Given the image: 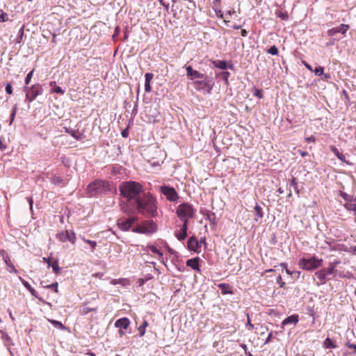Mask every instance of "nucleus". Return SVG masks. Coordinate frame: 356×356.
<instances>
[{"label": "nucleus", "mask_w": 356, "mask_h": 356, "mask_svg": "<svg viewBox=\"0 0 356 356\" xmlns=\"http://www.w3.org/2000/svg\"><path fill=\"white\" fill-rule=\"evenodd\" d=\"M138 212L143 215L150 217L157 216V200L154 195L150 193H143V197L135 204Z\"/></svg>", "instance_id": "1"}, {"label": "nucleus", "mask_w": 356, "mask_h": 356, "mask_svg": "<svg viewBox=\"0 0 356 356\" xmlns=\"http://www.w3.org/2000/svg\"><path fill=\"white\" fill-rule=\"evenodd\" d=\"M120 195L128 202L134 201L136 204L140 198V194L144 192L143 186L137 181H123L119 186Z\"/></svg>", "instance_id": "2"}, {"label": "nucleus", "mask_w": 356, "mask_h": 356, "mask_svg": "<svg viewBox=\"0 0 356 356\" xmlns=\"http://www.w3.org/2000/svg\"><path fill=\"white\" fill-rule=\"evenodd\" d=\"M339 264L340 261L335 260L333 262H330L327 268H323L316 271L315 275L318 280L317 285L325 284L327 280H330V276L335 275L337 273L336 267Z\"/></svg>", "instance_id": "3"}, {"label": "nucleus", "mask_w": 356, "mask_h": 356, "mask_svg": "<svg viewBox=\"0 0 356 356\" xmlns=\"http://www.w3.org/2000/svg\"><path fill=\"white\" fill-rule=\"evenodd\" d=\"M323 264V259H319L316 256L310 257H302L298 261V266L302 270L307 271H313L321 266Z\"/></svg>", "instance_id": "4"}, {"label": "nucleus", "mask_w": 356, "mask_h": 356, "mask_svg": "<svg viewBox=\"0 0 356 356\" xmlns=\"http://www.w3.org/2000/svg\"><path fill=\"white\" fill-rule=\"evenodd\" d=\"M109 182L105 180L97 179L90 183L87 187L88 193L90 196H95L99 193L110 191Z\"/></svg>", "instance_id": "5"}, {"label": "nucleus", "mask_w": 356, "mask_h": 356, "mask_svg": "<svg viewBox=\"0 0 356 356\" xmlns=\"http://www.w3.org/2000/svg\"><path fill=\"white\" fill-rule=\"evenodd\" d=\"M176 214L179 219L193 218L195 216V210L189 203L184 202L177 207Z\"/></svg>", "instance_id": "6"}, {"label": "nucleus", "mask_w": 356, "mask_h": 356, "mask_svg": "<svg viewBox=\"0 0 356 356\" xmlns=\"http://www.w3.org/2000/svg\"><path fill=\"white\" fill-rule=\"evenodd\" d=\"M156 229L157 225L156 222L153 220H145L140 225L135 227L132 232L148 235L156 232Z\"/></svg>", "instance_id": "7"}, {"label": "nucleus", "mask_w": 356, "mask_h": 356, "mask_svg": "<svg viewBox=\"0 0 356 356\" xmlns=\"http://www.w3.org/2000/svg\"><path fill=\"white\" fill-rule=\"evenodd\" d=\"M56 238L63 243L70 241L71 243L74 244L76 234L72 230H63L56 234Z\"/></svg>", "instance_id": "8"}, {"label": "nucleus", "mask_w": 356, "mask_h": 356, "mask_svg": "<svg viewBox=\"0 0 356 356\" xmlns=\"http://www.w3.org/2000/svg\"><path fill=\"white\" fill-rule=\"evenodd\" d=\"M42 92V87L39 83L35 84L27 88L26 92V98L29 102L33 101L37 96L40 95Z\"/></svg>", "instance_id": "9"}, {"label": "nucleus", "mask_w": 356, "mask_h": 356, "mask_svg": "<svg viewBox=\"0 0 356 356\" xmlns=\"http://www.w3.org/2000/svg\"><path fill=\"white\" fill-rule=\"evenodd\" d=\"M193 86L197 90H206L209 93L211 92L213 88V83L207 77H204L203 80L194 81Z\"/></svg>", "instance_id": "10"}, {"label": "nucleus", "mask_w": 356, "mask_h": 356, "mask_svg": "<svg viewBox=\"0 0 356 356\" xmlns=\"http://www.w3.org/2000/svg\"><path fill=\"white\" fill-rule=\"evenodd\" d=\"M160 191L170 202H175L178 199V194L173 187L162 186L160 187Z\"/></svg>", "instance_id": "11"}, {"label": "nucleus", "mask_w": 356, "mask_h": 356, "mask_svg": "<svg viewBox=\"0 0 356 356\" xmlns=\"http://www.w3.org/2000/svg\"><path fill=\"white\" fill-rule=\"evenodd\" d=\"M138 220L137 217L129 218L126 220H119L118 221V227L122 231H129L135 222Z\"/></svg>", "instance_id": "12"}, {"label": "nucleus", "mask_w": 356, "mask_h": 356, "mask_svg": "<svg viewBox=\"0 0 356 356\" xmlns=\"http://www.w3.org/2000/svg\"><path fill=\"white\" fill-rule=\"evenodd\" d=\"M188 248L193 252H199L200 245L197 238L194 236L189 237L187 243Z\"/></svg>", "instance_id": "13"}, {"label": "nucleus", "mask_w": 356, "mask_h": 356, "mask_svg": "<svg viewBox=\"0 0 356 356\" xmlns=\"http://www.w3.org/2000/svg\"><path fill=\"white\" fill-rule=\"evenodd\" d=\"M186 70L187 76L189 77V79L191 80L195 79H202L204 77L203 74L193 70L191 65L186 66Z\"/></svg>", "instance_id": "14"}, {"label": "nucleus", "mask_w": 356, "mask_h": 356, "mask_svg": "<svg viewBox=\"0 0 356 356\" xmlns=\"http://www.w3.org/2000/svg\"><path fill=\"white\" fill-rule=\"evenodd\" d=\"M349 29L348 24H341L339 26L334 27L332 29H330L327 31L328 35L333 36L337 33H341L342 34H345L347 31V30Z\"/></svg>", "instance_id": "15"}, {"label": "nucleus", "mask_w": 356, "mask_h": 356, "mask_svg": "<svg viewBox=\"0 0 356 356\" xmlns=\"http://www.w3.org/2000/svg\"><path fill=\"white\" fill-rule=\"evenodd\" d=\"M130 325V321L128 318L124 317L117 320L115 323L116 327L127 330Z\"/></svg>", "instance_id": "16"}, {"label": "nucleus", "mask_w": 356, "mask_h": 356, "mask_svg": "<svg viewBox=\"0 0 356 356\" xmlns=\"http://www.w3.org/2000/svg\"><path fill=\"white\" fill-rule=\"evenodd\" d=\"M201 213L210 222L211 225H216V218L214 213L206 209L201 211Z\"/></svg>", "instance_id": "17"}, {"label": "nucleus", "mask_w": 356, "mask_h": 356, "mask_svg": "<svg viewBox=\"0 0 356 356\" xmlns=\"http://www.w3.org/2000/svg\"><path fill=\"white\" fill-rule=\"evenodd\" d=\"M299 321V316L298 314H293L286 318L282 323V327L289 324L296 325Z\"/></svg>", "instance_id": "18"}, {"label": "nucleus", "mask_w": 356, "mask_h": 356, "mask_svg": "<svg viewBox=\"0 0 356 356\" xmlns=\"http://www.w3.org/2000/svg\"><path fill=\"white\" fill-rule=\"evenodd\" d=\"M199 261L200 259L198 257L194 259H190L186 261V266L191 267L192 269L195 270L200 271L199 267Z\"/></svg>", "instance_id": "19"}, {"label": "nucleus", "mask_w": 356, "mask_h": 356, "mask_svg": "<svg viewBox=\"0 0 356 356\" xmlns=\"http://www.w3.org/2000/svg\"><path fill=\"white\" fill-rule=\"evenodd\" d=\"M330 149L335 154V156L342 162L346 163L348 165H350V163L346 159L345 156L339 152L337 148L333 145L330 146Z\"/></svg>", "instance_id": "20"}, {"label": "nucleus", "mask_w": 356, "mask_h": 356, "mask_svg": "<svg viewBox=\"0 0 356 356\" xmlns=\"http://www.w3.org/2000/svg\"><path fill=\"white\" fill-rule=\"evenodd\" d=\"M218 287L221 290V293L223 295L233 293L232 287L229 284L220 283L218 285Z\"/></svg>", "instance_id": "21"}, {"label": "nucleus", "mask_w": 356, "mask_h": 356, "mask_svg": "<svg viewBox=\"0 0 356 356\" xmlns=\"http://www.w3.org/2000/svg\"><path fill=\"white\" fill-rule=\"evenodd\" d=\"M343 206L347 210L356 212V197L348 202H346Z\"/></svg>", "instance_id": "22"}, {"label": "nucleus", "mask_w": 356, "mask_h": 356, "mask_svg": "<svg viewBox=\"0 0 356 356\" xmlns=\"http://www.w3.org/2000/svg\"><path fill=\"white\" fill-rule=\"evenodd\" d=\"M254 211L256 213V217L254 218V220L257 222L259 219L263 218L264 213L262 211V208L258 204H257L256 206L254 207Z\"/></svg>", "instance_id": "23"}, {"label": "nucleus", "mask_w": 356, "mask_h": 356, "mask_svg": "<svg viewBox=\"0 0 356 356\" xmlns=\"http://www.w3.org/2000/svg\"><path fill=\"white\" fill-rule=\"evenodd\" d=\"M66 132L70 134L73 138H74L77 140H81L82 139V134H81L78 130H72L66 129Z\"/></svg>", "instance_id": "24"}, {"label": "nucleus", "mask_w": 356, "mask_h": 356, "mask_svg": "<svg viewBox=\"0 0 356 356\" xmlns=\"http://www.w3.org/2000/svg\"><path fill=\"white\" fill-rule=\"evenodd\" d=\"M149 325L147 320H144L143 323L139 326L138 330L139 332L140 337H143L146 332V327Z\"/></svg>", "instance_id": "25"}, {"label": "nucleus", "mask_w": 356, "mask_h": 356, "mask_svg": "<svg viewBox=\"0 0 356 356\" xmlns=\"http://www.w3.org/2000/svg\"><path fill=\"white\" fill-rule=\"evenodd\" d=\"M213 63L216 67L221 70H225L227 67V64L225 60H214Z\"/></svg>", "instance_id": "26"}, {"label": "nucleus", "mask_w": 356, "mask_h": 356, "mask_svg": "<svg viewBox=\"0 0 356 356\" xmlns=\"http://www.w3.org/2000/svg\"><path fill=\"white\" fill-rule=\"evenodd\" d=\"M147 248L152 252L156 254L158 256L159 259H161L163 258V253L156 248L154 245H149L147 247Z\"/></svg>", "instance_id": "27"}, {"label": "nucleus", "mask_w": 356, "mask_h": 356, "mask_svg": "<svg viewBox=\"0 0 356 356\" xmlns=\"http://www.w3.org/2000/svg\"><path fill=\"white\" fill-rule=\"evenodd\" d=\"M51 183L54 185H61L63 183V179L60 176L54 175L51 178Z\"/></svg>", "instance_id": "28"}, {"label": "nucleus", "mask_w": 356, "mask_h": 356, "mask_svg": "<svg viewBox=\"0 0 356 356\" xmlns=\"http://www.w3.org/2000/svg\"><path fill=\"white\" fill-rule=\"evenodd\" d=\"M41 285L44 287V288H47V289H54V292L56 293H58V282H55L51 284H48V285H44V281H42L41 282Z\"/></svg>", "instance_id": "29"}, {"label": "nucleus", "mask_w": 356, "mask_h": 356, "mask_svg": "<svg viewBox=\"0 0 356 356\" xmlns=\"http://www.w3.org/2000/svg\"><path fill=\"white\" fill-rule=\"evenodd\" d=\"M184 231L183 229H180L179 232H176L175 233V235L176 236V238L179 241H184L186 236H187V232H186L185 234H184Z\"/></svg>", "instance_id": "30"}, {"label": "nucleus", "mask_w": 356, "mask_h": 356, "mask_svg": "<svg viewBox=\"0 0 356 356\" xmlns=\"http://www.w3.org/2000/svg\"><path fill=\"white\" fill-rule=\"evenodd\" d=\"M324 346L326 348H336L337 346L333 343V341L327 337L324 341Z\"/></svg>", "instance_id": "31"}, {"label": "nucleus", "mask_w": 356, "mask_h": 356, "mask_svg": "<svg viewBox=\"0 0 356 356\" xmlns=\"http://www.w3.org/2000/svg\"><path fill=\"white\" fill-rule=\"evenodd\" d=\"M4 262L6 264V266H8V270H9L10 273H16L17 272L16 268H15V267L12 264V262H11L10 259H8V261L6 260Z\"/></svg>", "instance_id": "32"}, {"label": "nucleus", "mask_w": 356, "mask_h": 356, "mask_svg": "<svg viewBox=\"0 0 356 356\" xmlns=\"http://www.w3.org/2000/svg\"><path fill=\"white\" fill-rule=\"evenodd\" d=\"M50 86H55L54 90H53L54 92L58 93V94H60V95H63L64 94V90L60 86H56V82L55 81L50 82Z\"/></svg>", "instance_id": "33"}, {"label": "nucleus", "mask_w": 356, "mask_h": 356, "mask_svg": "<svg viewBox=\"0 0 356 356\" xmlns=\"http://www.w3.org/2000/svg\"><path fill=\"white\" fill-rule=\"evenodd\" d=\"M290 184L291 186H293V189L295 190L296 193L299 195L300 193V191L298 190V182H297V179L296 177H292L291 181H290Z\"/></svg>", "instance_id": "34"}, {"label": "nucleus", "mask_w": 356, "mask_h": 356, "mask_svg": "<svg viewBox=\"0 0 356 356\" xmlns=\"http://www.w3.org/2000/svg\"><path fill=\"white\" fill-rule=\"evenodd\" d=\"M54 272L56 274H58L60 271V268L58 265V261L57 260L54 261L51 265Z\"/></svg>", "instance_id": "35"}, {"label": "nucleus", "mask_w": 356, "mask_h": 356, "mask_svg": "<svg viewBox=\"0 0 356 356\" xmlns=\"http://www.w3.org/2000/svg\"><path fill=\"white\" fill-rule=\"evenodd\" d=\"M252 93H253L254 96H255L259 99H262L264 97L262 90L254 88L252 90Z\"/></svg>", "instance_id": "36"}, {"label": "nucleus", "mask_w": 356, "mask_h": 356, "mask_svg": "<svg viewBox=\"0 0 356 356\" xmlns=\"http://www.w3.org/2000/svg\"><path fill=\"white\" fill-rule=\"evenodd\" d=\"M17 111V106L15 105L13 106L11 114H10V125H11L13 124V122L15 120Z\"/></svg>", "instance_id": "37"}, {"label": "nucleus", "mask_w": 356, "mask_h": 356, "mask_svg": "<svg viewBox=\"0 0 356 356\" xmlns=\"http://www.w3.org/2000/svg\"><path fill=\"white\" fill-rule=\"evenodd\" d=\"M267 52L271 55H277L278 49L275 45H273L267 50Z\"/></svg>", "instance_id": "38"}, {"label": "nucleus", "mask_w": 356, "mask_h": 356, "mask_svg": "<svg viewBox=\"0 0 356 356\" xmlns=\"http://www.w3.org/2000/svg\"><path fill=\"white\" fill-rule=\"evenodd\" d=\"M341 196L343 198L346 202H348L350 200H352L355 198V197L350 196L346 193H341Z\"/></svg>", "instance_id": "39"}, {"label": "nucleus", "mask_w": 356, "mask_h": 356, "mask_svg": "<svg viewBox=\"0 0 356 356\" xmlns=\"http://www.w3.org/2000/svg\"><path fill=\"white\" fill-rule=\"evenodd\" d=\"M24 35V26L21 27L19 31V36L16 39V43H20Z\"/></svg>", "instance_id": "40"}, {"label": "nucleus", "mask_w": 356, "mask_h": 356, "mask_svg": "<svg viewBox=\"0 0 356 356\" xmlns=\"http://www.w3.org/2000/svg\"><path fill=\"white\" fill-rule=\"evenodd\" d=\"M0 256L2 257V259L4 261L6 260L8 261V259H10L8 253L4 250H0Z\"/></svg>", "instance_id": "41"}, {"label": "nucleus", "mask_w": 356, "mask_h": 356, "mask_svg": "<svg viewBox=\"0 0 356 356\" xmlns=\"http://www.w3.org/2000/svg\"><path fill=\"white\" fill-rule=\"evenodd\" d=\"M8 19V15L4 13L3 10H0V22H3L7 21Z\"/></svg>", "instance_id": "42"}, {"label": "nucleus", "mask_w": 356, "mask_h": 356, "mask_svg": "<svg viewBox=\"0 0 356 356\" xmlns=\"http://www.w3.org/2000/svg\"><path fill=\"white\" fill-rule=\"evenodd\" d=\"M83 241L90 245L92 251L95 249V248L97 246L96 241H90V240L85 239V238H83Z\"/></svg>", "instance_id": "43"}, {"label": "nucleus", "mask_w": 356, "mask_h": 356, "mask_svg": "<svg viewBox=\"0 0 356 356\" xmlns=\"http://www.w3.org/2000/svg\"><path fill=\"white\" fill-rule=\"evenodd\" d=\"M316 75H321L323 74L324 68L323 67H317L315 70H313Z\"/></svg>", "instance_id": "44"}, {"label": "nucleus", "mask_w": 356, "mask_h": 356, "mask_svg": "<svg viewBox=\"0 0 356 356\" xmlns=\"http://www.w3.org/2000/svg\"><path fill=\"white\" fill-rule=\"evenodd\" d=\"M145 83H150L154 77V74L152 73H146L145 75Z\"/></svg>", "instance_id": "45"}, {"label": "nucleus", "mask_w": 356, "mask_h": 356, "mask_svg": "<svg viewBox=\"0 0 356 356\" xmlns=\"http://www.w3.org/2000/svg\"><path fill=\"white\" fill-rule=\"evenodd\" d=\"M33 70H31L27 75H26V77L25 79V83L26 85H28L29 84L30 81H31V79L32 78V76H33Z\"/></svg>", "instance_id": "46"}, {"label": "nucleus", "mask_w": 356, "mask_h": 356, "mask_svg": "<svg viewBox=\"0 0 356 356\" xmlns=\"http://www.w3.org/2000/svg\"><path fill=\"white\" fill-rule=\"evenodd\" d=\"M19 280L20 281L22 282V284L28 289V290H31V288L32 287L30 284L26 282V280H24V279H22V277H19Z\"/></svg>", "instance_id": "47"}, {"label": "nucleus", "mask_w": 356, "mask_h": 356, "mask_svg": "<svg viewBox=\"0 0 356 356\" xmlns=\"http://www.w3.org/2000/svg\"><path fill=\"white\" fill-rule=\"evenodd\" d=\"M277 284H280V287H284V285H285V282H284L282 281V276L281 275H279L277 277Z\"/></svg>", "instance_id": "48"}, {"label": "nucleus", "mask_w": 356, "mask_h": 356, "mask_svg": "<svg viewBox=\"0 0 356 356\" xmlns=\"http://www.w3.org/2000/svg\"><path fill=\"white\" fill-rule=\"evenodd\" d=\"M6 91L8 94L11 95L13 93V88L10 83H8L6 86Z\"/></svg>", "instance_id": "49"}, {"label": "nucleus", "mask_w": 356, "mask_h": 356, "mask_svg": "<svg viewBox=\"0 0 356 356\" xmlns=\"http://www.w3.org/2000/svg\"><path fill=\"white\" fill-rule=\"evenodd\" d=\"M120 29L119 26H116L115 29L114 33L113 35V38L115 40L120 34Z\"/></svg>", "instance_id": "50"}, {"label": "nucleus", "mask_w": 356, "mask_h": 356, "mask_svg": "<svg viewBox=\"0 0 356 356\" xmlns=\"http://www.w3.org/2000/svg\"><path fill=\"white\" fill-rule=\"evenodd\" d=\"M248 315V323L246 324V327L248 330H252L253 329L254 325L250 323V320L249 318V315Z\"/></svg>", "instance_id": "51"}, {"label": "nucleus", "mask_w": 356, "mask_h": 356, "mask_svg": "<svg viewBox=\"0 0 356 356\" xmlns=\"http://www.w3.org/2000/svg\"><path fill=\"white\" fill-rule=\"evenodd\" d=\"M346 346L348 348H353L354 350V353H356V345L355 344H353V343H350V342H347L346 343Z\"/></svg>", "instance_id": "52"}, {"label": "nucleus", "mask_w": 356, "mask_h": 356, "mask_svg": "<svg viewBox=\"0 0 356 356\" xmlns=\"http://www.w3.org/2000/svg\"><path fill=\"white\" fill-rule=\"evenodd\" d=\"M97 309L93 308V309H91V308H88V307H85L83 309V311H82V313L84 314H86L88 313H89L90 312H92V311H96Z\"/></svg>", "instance_id": "53"}, {"label": "nucleus", "mask_w": 356, "mask_h": 356, "mask_svg": "<svg viewBox=\"0 0 356 356\" xmlns=\"http://www.w3.org/2000/svg\"><path fill=\"white\" fill-rule=\"evenodd\" d=\"M145 92H149L152 90V87L150 86V83H145Z\"/></svg>", "instance_id": "54"}, {"label": "nucleus", "mask_w": 356, "mask_h": 356, "mask_svg": "<svg viewBox=\"0 0 356 356\" xmlns=\"http://www.w3.org/2000/svg\"><path fill=\"white\" fill-rule=\"evenodd\" d=\"M26 200L30 205V209L32 210L33 209V198L31 197H27Z\"/></svg>", "instance_id": "55"}, {"label": "nucleus", "mask_w": 356, "mask_h": 356, "mask_svg": "<svg viewBox=\"0 0 356 356\" xmlns=\"http://www.w3.org/2000/svg\"><path fill=\"white\" fill-rule=\"evenodd\" d=\"M220 3H221V0H214L213 1V7L215 8H220Z\"/></svg>", "instance_id": "56"}, {"label": "nucleus", "mask_w": 356, "mask_h": 356, "mask_svg": "<svg viewBox=\"0 0 356 356\" xmlns=\"http://www.w3.org/2000/svg\"><path fill=\"white\" fill-rule=\"evenodd\" d=\"M302 63H303V65L306 67L307 69H308L309 71L311 72H313V68L309 64L307 63L306 61L305 60H302Z\"/></svg>", "instance_id": "57"}, {"label": "nucleus", "mask_w": 356, "mask_h": 356, "mask_svg": "<svg viewBox=\"0 0 356 356\" xmlns=\"http://www.w3.org/2000/svg\"><path fill=\"white\" fill-rule=\"evenodd\" d=\"M51 323H52L54 325H56V327H60V328H63V324H62L60 322H59V321H51Z\"/></svg>", "instance_id": "58"}, {"label": "nucleus", "mask_w": 356, "mask_h": 356, "mask_svg": "<svg viewBox=\"0 0 356 356\" xmlns=\"http://www.w3.org/2000/svg\"><path fill=\"white\" fill-rule=\"evenodd\" d=\"M272 336H273V332H270L269 334H268V336L265 341V343H269L270 341H271V338H272Z\"/></svg>", "instance_id": "59"}, {"label": "nucleus", "mask_w": 356, "mask_h": 356, "mask_svg": "<svg viewBox=\"0 0 356 356\" xmlns=\"http://www.w3.org/2000/svg\"><path fill=\"white\" fill-rule=\"evenodd\" d=\"M43 260L47 264L49 267L51 266V265L52 264V263L51 262V259L50 258H45V257H44Z\"/></svg>", "instance_id": "60"}, {"label": "nucleus", "mask_w": 356, "mask_h": 356, "mask_svg": "<svg viewBox=\"0 0 356 356\" xmlns=\"http://www.w3.org/2000/svg\"><path fill=\"white\" fill-rule=\"evenodd\" d=\"M128 38H129V31H128L127 29H126L124 31V40H127Z\"/></svg>", "instance_id": "61"}, {"label": "nucleus", "mask_w": 356, "mask_h": 356, "mask_svg": "<svg viewBox=\"0 0 356 356\" xmlns=\"http://www.w3.org/2000/svg\"><path fill=\"white\" fill-rule=\"evenodd\" d=\"M181 221L183 222V225L186 227H188V220L189 219H180Z\"/></svg>", "instance_id": "62"}, {"label": "nucleus", "mask_w": 356, "mask_h": 356, "mask_svg": "<svg viewBox=\"0 0 356 356\" xmlns=\"http://www.w3.org/2000/svg\"><path fill=\"white\" fill-rule=\"evenodd\" d=\"M30 291V293H31V295H33V296L35 297H38L37 296V291L33 288L31 287V290H29Z\"/></svg>", "instance_id": "63"}, {"label": "nucleus", "mask_w": 356, "mask_h": 356, "mask_svg": "<svg viewBox=\"0 0 356 356\" xmlns=\"http://www.w3.org/2000/svg\"><path fill=\"white\" fill-rule=\"evenodd\" d=\"M229 76V72H222V76H223V78L226 81H227V79H228Z\"/></svg>", "instance_id": "64"}]
</instances>
